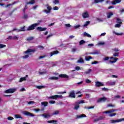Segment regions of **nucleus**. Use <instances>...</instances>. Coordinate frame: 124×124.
Returning <instances> with one entry per match:
<instances>
[{
	"instance_id": "1",
	"label": "nucleus",
	"mask_w": 124,
	"mask_h": 124,
	"mask_svg": "<svg viewBox=\"0 0 124 124\" xmlns=\"http://www.w3.org/2000/svg\"><path fill=\"white\" fill-rule=\"evenodd\" d=\"M35 52V49H28L27 50L24 52V54H29V55H24L22 57L23 59H28L31 55V53H34Z\"/></svg>"
},
{
	"instance_id": "2",
	"label": "nucleus",
	"mask_w": 124,
	"mask_h": 124,
	"mask_svg": "<svg viewBox=\"0 0 124 124\" xmlns=\"http://www.w3.org/2000/svg\"><path fill=\"white\" fill-rule=\"evenodd\" d=\"M39 25V23H34L29 26L26 31H33L35 30V27H37Z\"/></svg>"
},
{
	"instance_id": "3",
	"label": "nucleus",
	"mask_w": 124,
	"mask_h": 124,
	"mask_svg": "<svg viewBox=\"0 0 124 124\" xmlns=\"http://www.w3.org/2000/svg\"><path fill=\"white\" fill-rule=\"evenodd\" d=\"M63 96L62 95H55L48 97L49 99H57V98H62Z\"/></svg>"
},
{
	"instance_id": "4",
	"label": "nucleus",
	"mask_w": 124,
	"mask_h": 124,
	"mask_svg": "<svg viewBox=\"0 0 124 124\" xmlns=\"http://www.w3.org/2000/svg\"><path fill=\"white\" fill-rule=\"evenodd\" d=\"M46 8L47 10H43V12H45L46 14H48V13H51V10H52V7L49 6V5H46Z\"/></svg>"
},
{
	"instance_id": "5",
	"label": "nucleus",
	"mask_w": 124,
	"mask_h": 124,
	"mask_svg": "<svg viewBox=\"0 0 124 124\" xmlns=\"http://www.w3.org/2000/svg\"><path fill=\"white\" fill-rule=\"evenodd\" d=\"M16 90L13 88H10L4 91L5 93H13Z\"/></svg>"
},
{
	"instance_id": "6",
	"label": "nucleus",
	"mask_w": 124,
	"mask_h": 124,
	"mask_svg": "<svg viewBox=\"0 0 124 124\" xmlns=\"http://www.w3.org/2000/svg\"><path fill=\"white\" fill-rule=\"evenodd\" d=\"M69 97H71V98H75L76 97L75 95V91L74 90L71 91L69 94Z\"/></svg>"
},
{
	"instance_id": "7",
	"label": "nucleus",
	"mask_w": 124,
	"mask_h": 124,
	"mask_svg": "<svg viewBox=\"0 0 124 124\" xmlns=\"http://www.w3.org/2000/svg\"><path fill=\"white\" fill-rule=\"evenodd\" d=\"M23 114L24 115H25V116H28L29 117H34L35 116L33 113L27 111H24Z\"/></svg>"
},
{
	"instance_id": "8",
	"label": "nucleus",
	"mask_w": 124,
	"mask_h": 124,
	"mask_svg": "<svg viewBox=\"0 0 124 124\" xmlns=\"http://www.w3.org/2000/svg\"><path fill=\"white\" fill-rule=\"evenodd\" d=\"M41 116H42V117H43L44 119H48V118H50L51 117V115L49 113H44L43 114H41Z\"/></svg>"
},
{
	"instance_id": "9",
	"label": "nucleus",
	"mask_w": 124,
	"mask_h": 124,
	"mask_svg": "<svg viewBox=\"0 0 124 124\" xmlns=\"http://www.w3.org/2000/svg\"><path fill=\"white\" fill-rule=\"evenodd\" d=\"M123 121H124V118H121L120 119L118 120H111L110 121L112 124H115L116 123H120L121 122H123Z\"/></svg>"
},
{
	"instance_id": "10",
	"label": "nucleus",
	"mask_w": 124,
	"mask_h": 124,
	"mask_svg": "<svg viewBox=\"0 0 124 124\" xmlns=\"http://www.w3.org/2000/svg\"><path fill=\"white\" fill-rule=\"evenodd\" d=\"M107 100V98L105 97H103L100 98L97 101V103H99V102H104Z\"/></svg>"
},
{
	"instance_id": "11",
	"label": "nucleus",
	"mask_w": 124,
	"mask_h": 124,
	"mask_svg": "<svg viewBox=\"0 0 124 124\" xmlns=\"http://www.w3.org/2000/svg\"><path fill=\"white\" fill-rule=\"evenodd\" d=\"M102 86H104V84H103V83H102L101 82L96 81L95 82V87L99 88V87H102Z\"/></svg>"
},
{
	"instance_id": "12",
	"label": "nucleus",
	"mask_w": 124,
	"mask_h": 124,
	"mask_svg": "<svg viewBox=\"0 0 124 124\" xmlns=\"http://www.w3.org/2000/svg\"><path fill=\"white\" fill-rule=\"evenodd\" d=\"M47 30V28H42L41 27H38L37 28V31H46Z\"/></svg>"
},
{
	"instance_id": "13",
	"label": "nucleus",
	"mask_w": 124,
	"mask_h": 124,
	"mask_svg": "<svg viewBox=\"0 0 124 124\" xmlns=\"http://www.w3.org/2000/svg\"><path fill=\"white\" fill-rule=\"evenodd\" d=\"M59 76L60 78H65V79H68L69 78V77L66 74H61Z\"/></svg>"
},
{
	"instance_id": "14",
	"label": "nucleus",
	"mask_w": 124,
	"mask_h": 124,
	"mask_svg": "<svg viewBox=\"0 0 124 124\" xmlns=\"http://www.w3.org/2000/svg\"><path fill=\"white\" fill-rule=\"evenodd\" d=\"M58 54H60V51L58 50L52 51L50 53V57H52L54 55H58Z\"/></svg>"
},
{
	"instance_id": "15",
	"label": "nucleus",
	"mask_w": 124,
	"mask_h": 124,
	"mask_svg": "<svg viewBox=\"0 0 124 124\" xmlns=\"http://www.w3.org/2000/svg\"><path fill=\"white\" fill-rule=\"evenodd\" d=\"M89 13H88V12H86L82 14V17L84 19H86V18H89Z\"/></svg>"
},
{
	"instance_id": "16",
	"label": "nucleus",
	"mask_w": 124,
	"mask_h": 124,
	"mask_svg": "<svg viewBox=\"0 0 124 124\" xmlns=\"http://www.w3.org/2000/svg\"><path fill=\"white\" fill-rule=\"evenodd\" d=\"M122 1V0H113L112 2V4L113 5H116L118 3H120Z\"/></svg>"
},
{
	"instance_id": "17",
	"label": "nucleus",
	"mask_w": 124,
	"mask_h": 124,
	"mask_svg": "<svg viewBox=\"0 0 124 124\" xmlns=\"http://www.w3.org/2000/svg\"><path fill=\"white\" fill-rule=\"evenodd\" d=\"M116 111H117V109H111L108 111H105L104 113L105 114H109L110 113H113V112H116Z\"/></svg>"
},
{
	"instance_id": "18",
	"label": "nucleus",
	"mask_w": 124,
	"mask_h": 124,
	"mask_svg": "<svg viewBox=\"0 0 124 124\" xmlns=\"http://www.w3.org/2000/svg\"><path fill=\"white\" fill-rule=\"evenodd\" d=\"M87 116L84 114H81L80 115H77V119H80V118H86Z\"/></svg>"
},
{
	"instance_id": "19",
	"label": "nucleus",
	"mask_w": 124,
	"mask_h": 124,
	"mask_svg": "<svg viewBox=\"0 0 124 124\" xmlns=\"http://www.w3.org/2000/svg\"><path fill=\"white\" fill-rule=\"evenodd\" d=\"M34 38V37L33 36L28 37L26 39V41H31L33 40Z\"/></svg>"
},
{
	"instance_id": "20",
	"label": "nucleus",
	"mask_w": 124,
	"mask_h": 124,
	"mask_svg": "<svg viewBox=\"0 0 124 124\" xmlns=\"http://www.w3.org/2000/svg\"><path fill=\"white\" fill-rule=\"evenodd\" d=\"M113 13L112 12H109V13H107V18L109 19L110 18H111V17H112V16H113Z\"/></svg>"
},
{
	"instance_id": "21",
	"label": "nucleus",
	"mask_w": 124,
	"mask_h": 124,
	"mask_svg": "<svg viewBox=\"0 0 124 124\" xmlns=\"http://www.w3.org/2000/svg\"><path fill=\"white\" fill-rule=\"evenodd\" d=\"M23 81H27V78L26 77L21 78L18 82L19 83H21L22 82H23Z\"/></svg>"
},
{
	"instance_id": "22",
	"label": "nucleus",
	"mask_w": 124,
	"mask_h": 124,
	"mask_svg": "<svg viewBox=\"0 0 124 124\" xmlns=\"http://www.w3.org/2000/svg\"><path fill=\"white\" fill-rule=\"evenodd\" d=\"M85 60L87 61V62H89V61H90V60H93V57L91 56H86L85 57Z\"/></svg>"
},
{
	"instance_id": "23",
	"label": "nucleus",
	"mask_w": 124,
	"mask_h": 124,
	"mask_svg": "<svg viewBox=\"0 0 124 124\" xmlns=\"http://www.w3.org/2000/svg\"><path fill=\"white\" fill-rule=\"evenodd\" d=\"M83 36H84V37H85L86 36L87 37H92V36L90 34L87 33V32H84Z\"/></svg>"
},
{
	"instance_id": "24",
	"label": "nucleus",
	"mask_w": 124,
	"mask_h": 124,
	"mask_svg": "<svg viewBox=\"0 0 124 124\" xmlns=\"http://www.w3.org/2000/svg\"><path fill=\"white\" fill-rule=\"evenodd\" d=\"M80 108V105L79 104H76L74 107V110H78Z\"/></svg>"
},
{
	"instance_id": "25",
	"label": "nucleus",
	"mask_w": 124,
	"mask_h": 124,
	"mask_svg": "<svg viewBox=\"0 0 124 124\" xmlns=\"http://www.w3.org/2000/svg\"><path fill=\"white\" fill-rule=\"evenodd\" d=\"M14 117L16 119H23V117L21 116V115H18V114H15Z\"/></svg>"
},
{
	"instance_id": "26",
	"label": "nucleus",
	"mask_w": 124,
	"mask_h": 124,
	"mask_svg": "<svg viewBox=\"0 0 124 124\" xmlns=\"http://www.w3.org/2000/svg\"><path fill=\"white\" fill-rule=\"evenodd\" d=\"M83 103H85V102L83 100L75 102V104H78V105H79V104H83Z\"/></svg>"
},
{
	"instance_id": "27",
	"label": "nucleus",
	"mask_w": 124,
	"mask_h": 124,
	"mask_svg": "<svg viewBox=\"0 0 124 124\" xmlns=\"http://www.w3.org/2000/svg\"><path fill=\"white\" fill-rule=\"evenodd\" d=\"M84 60H83V58H80L78 61H77V62L78 63H84Z\"/></svg>"
},
{
	"instance_id": "28",
	"label": "nucleus",
	"mask_w": 124,
	"mask_h": 124,
	"mask_svg": "<svg viewBox=\"0 0 124 124\" xmlns=\"http://www.w3.org/2000/svg\"><path fill=\"white\" fill-rule=\"evenodd\" d=\"M102 119H103V117L102 116H100L99 118L94 119V123L96 122H98V121H100V120H102Z\"/></svg>"
},
{
	"instance_id": "29",
	"label": "nucleus",
	"mask_w": 124,
	"mask_h": 124,
	"mask_svg": "<svg viewBox=\"0 0 124 124\" xmlns=\"http://www.w3.org/2000/svg\"><path fill=\"white\" fill-rule=\"evenodd\" d=\"M49 80H59V78L56 77H52L49 78Z\"/></svg>"
},
{
	"instance_id": "30",
	"label": "nucleus",
	"mask_w": 124,
	"mask_h": 124,
	"mask_svg": "<svg viewBox=\"0 0 124 124\" xmlns=\"http://www.w3.org/2000/svg\"><path fill=\"white\" fill-rule=\"evenodd\" d=\"M42 105H44L45 107H46V106H48V102H43L41 103Z\"/></svg>"
},
{
	"instance_id": "31",
	"label": "nucleus",
	"mask_w": 124,
	"mask_h": 124,
	"mask_svg": "<svg viewBox=\"0 0 124 124\" xmlns=\"http://www.w3.org/2000/svg\"><path fill=\"white\" fill-rule=\"evenodd\" d=\"M26 28V26H23L22 27L20 28V29L19 30L20 31H26L27 30L25 29Z\"/></svg>"
},
{
	"instance_id": "32",
	"label": "nucleus",
	"mask_w": 124,
	"mask_h": 124,
	"mask_svg": "<svg viewBox=\"0 0 124 124\" xmlns=\"http://www.w3.org/2000/svg\"><path fill=\"white\" fill-rule=\"evenodd\" d=\"M116 23L117 24H120L121 25H122V20H121V19L117 18L116 19Z\"/></svg>"
},
{
	"instance_id": "33",
	"label": "nucleus",
	"mask_w": 124,
	"mask_h": 124,
	"mask_svg": "<svg viewBox=\"0 0 124 124\" xmlns=\"http://www.w3.org/2000/svg\"><path fill=\"white\" fill-rule=\"evenodd\" d=\"M60 114V111L59 110H56L52 114V116H54V115H59Z\"/></svg>"
},
{
	"instance_id": "34",
	"label": "nucleus",
	"mask_w": 124,
	"mask_h": 124,
	"mask_svg": "<svg viewBox=\"0 0 124 124\" xmlns=\"http://www.w3.org/2000/svg\"><path fill=\"white\" fill-rule=\"evenodd\" d=\"M37 89H38V90H41V89H44L45 88V86L40 85L36 86Z\"/></svg>"
},
{
	"instance_id": "35",
	"label": "nucleus",
	"mask_w": 124,
	"mask_h": 124,
	"mask_svg": "<svg viewBox=\"0 0 124 124\" xmlns=\"http://www.w3.org/2000/svg\"><path fill=\"white\" fill-rule=\"evenodd\" d=\"M84 108V109H87L89 110L90 109H93L94 108V106H91V107H89L85 106Z\"/></svg>"
},
{
	"instance_id": "36",
	"label": "nucleus",
	"mask_w": 124,
	"mask_h": 124,
	"mask_svg": "<svg viewBox=\"0 0 124 124\" xmlns=\"http://www.w3.org/2000/svg\"><path fill=\"white\" fill-rule=\"evenodd\" d=\"M35 2L34 0H31L30 2L27 3V4H33Z\"/></svg>"
},
{
	"instance_id": "37",
	"label": "nucleus",
	"mask_w": 124,
	"mask_h": 124,
	"mask_svg": "<svg viewBox=\"0 0 124 124\" xmlns=\"http://www.w3.org/2000/svg\"><path fill=\"white\" fill-rule=\"evenodd\" d=\"M86 43V41H84V40H81L79 42V45H83V44H85Z\"/></svg>"
},
{
	"instance_id": "38",
	"label": "nucleus",
	"mask_w": 124,
	"mask_h": 124,
	"mask_svg": "<svg viewBox=\"0 0 124 124\" xmlns=\"http://www.w3.org/2000/svg\"><path fill=\"white\" fill-rule=\"evenodd\" d=\"M5 47H6V45L0 44V49H2V48H5Z\"/></svg>"
},
{
	"instance_id": "39",
	"label": "nucleus",
	"mask_w": 124,
	"mask_h": 124,
	"mask_svg": "<svg viewBox=\"0 0 124 124\" xmlns=\"http://www.w3.org/2000/svg\"><path fill=\"white\" fill-rule=\"evenodd\" d=\"M104 1V0H94V2L95 3H98V2Z\"/></svg>"
},
{
	"instance_id": "40",
	"label": "nucleus",
	"mask_w": 124,
	"mask_h": 124,
	"mask_svg": "<svg viewBox=\"0 0 124 124\" xmlns=\"http://www.w3.org/2000/svg\"><path fill=\"white\" fill-rule=\"evenodd\" d=\"M92 72V69H88L87 71L85 72V74H89Z\"/></svg>"
},
{
	"instance_id": "41",
	"label": "nucleus",
	"mask_w": 124,
	"mask_h": 124,
	"mask_svg": "<svg viewBox=\"0 0 124 124\" xmlns=\"http://www.w3.org/2000/svg\"><path fill=\"white\" fill-rule=\"evenodd\" d=\"M115 84H116V81L109 83V85H110V86H115Z\"/></svg>"
},
{
	"instance_id": "42",
	"label": "nucleus",
	"mask_w": 124,
	"mask_h": 124,
	"mask_svg": "<svg viewBox=\"0 0 124 124\" xmlns=\"http://www.w3.org/2000/svg\"><path fill=\"white\" fill-rule=\"evenodd\" d=\"M85 82L87 84H91V83H92V81L91 80H90V79H86L85 80Z\"/></svg>"
},
{
	"instance_id": "43",
	"label": "nucleus",
	"mask_w": 124,
	"mask_h": 124,
	"mask_svg": "<svg viewBox=\"0 0 124 124\" xmlns=\"http://www.w3.org/2000/svg\"><path fill=\"white\" fill-rule=\"evenodd\" d=\"M53 35H54V34L53 33H51L50 34H49L46 38V39H48V38H50V37H52V36H53Z\"/></svg>"
},
{
	"instance_id": "44",
	"label": "nucleus",
	"mask_w": 124,
	"mask_h": 124,
	"mask_svg": "<svg viewBox=\"0 0 124 124\" xmlns=\"http://www.w3.org/2000/svg\"><path fill=\"white\" fill-rule=\"evenodd\" d=\"M121 26H122V24L117 23V24L115 25V28H121Z\"/></svg>"
},
{
	"instance_id": "45",
	"label": "nucleus",
	"mask_w": 124,
	"mask_h": 124,
	"mask_svg": "<svg viewBox=\"0 0 124 124\" xmlns=\"http://www.w3.org/2000/svg\"><path fill=\"white\" fill-rule=\"evenodd\" d=\"M53 3L54 4H57V3H60V1L59 0H55L53 1Z\"/></svg>"
},
{
	"instance_id": "46",
	"label": "nucleus",
	"mask_w": 124,
	"mask_h": 124,
	"mask_svg": "<svg viewBox=\"0 0 124 124\" xmlns=\"http://www.w3.org/2000/svg\"><path fill=\"white\" fill-rule=\"evenodd\" d=\"M107 107H115V105L112 104H109L108 105Z\"/></svg>"
},
{
	"instance_id": "47",
	"label": "nucleus",
	"mask_w": 124,
	"mask_h": 124,
	"mask_svg": "<svg viewBox=\"0 0 124 124\" xmlns=\"http://www.w3.org/2000/svg\"><path fill=\"white\" fill-rule=\"evenodd\" d=\"M97 54H98V51H96L94 52L93 53H90L89 55H96Z\"/></svg>"
},
{
	"instance_id": "48",
	"label": "nucleus",
	"mask_w": 124,
	"mask_h": 124,
	"mask_svg": "<svg viewBox=\"0 0 124 124\" xmlns=\"http://www.w3.org/2000/svg\"><path fill=\"white\" fill-rule=\"evenodd\" d=\"M23 19H27L28 18V15L26 14V13H24Z\"/></svg>"
},
{
	"instance_id": "49",
	"label": "nucleus",
	"mask_w": 124,
	"mask_h": 124,
	"mask_svg": "<svg viewBox=\"0 0 124 124\" xmlns=\"http://www.w3.org/2000/svg\"><path fill=\"white\" fill-rule=\"evenodd\" d=\"M49 104H55V103H56V101H49Z\"/></svg>"
},
{
	"instance_id": "50",
	"label": "nucleus",
	"mask_w": 124,
	"mask_h": 124,
	"mask_svg": "<svg viewBox=\"0 0 124 124\" xmlns=\"http://www.w3.org/2000/svg\"><path fill=\"white\" fill-rule=\"evenodd\" d=\"M109 59H110V57H106L105 58H103V61H108Z\"/></svg>"
},
{
	"instance_id": "51",
	"label": "nucleus",
	"mask_w": 124,
	"mask_h": 124,
	"mask_svg": "<svg viewBox=\"0 0 124 124\" xmlns=\"http://www.w3.org/2000/svg\"><path fill=\"white\" fill-rule=\"evenodd\" d=\"M63 93H66V91H64L62 92H59L58 93V94H63Z\"/></svg>"
},
{
	"instance_id": "52",
	"label": "nucleus",
	"mask_w": 124,
	"mask_h": 124,
	"mask_svg": "<svg viewBox=\"0 0 124 124\" xmlns=\"http://www.w3.org/2000/svg\"><path fill=\"white\" fill-rule=\"evenodd\" d=\"M75 69L76 70H77V71H78V70H80V69H81V68H80V67L77 66L75 67Z\"/></svg>"
},
{
	"instance_id": "53",
	"label": "nucleus",
	"mask_w": 124,
	"mask_h": 124,
	"mask_svg": "<svg viewBox=\"0 0 124 124\" xmlns=\"http://www.w3.org/2000/svg\"><path fill=\"white\" fill-rule=\"evenodd\" d=\"M7 119H8V120H9V121H11L12 120H14V118L11 116L8 117Z\"/></svg>"
},
{
	"instance_id": "54",
	"label": "nucleus",
	"mask_w": 124,
	"mask_h": 124,
	"mask_svg": "<svg viewBox=\"0 0 124 124\" xmlns=\"http://www.w3.org/2000/svg\"><path fill=\"white\" fill-rule=\"evenodd\" d=\"M102 91H104V92H107V91L109 90V89H108L105 87L102 88Z\"/></svg>"
},
{
	"instance_id": "55",
	"label": "nucleus",
	"mask_w": 124,
	"mask_h": 124,
	"mask_svg": "<svg viewBox=\"0 0 124 124\" xmlns=\"http://www.w3.org/2000/svg\"><path fill=\"white\" fill-rule=\"evenodd\" d=\"M28 104H29V105L34 104V102H33V101H29L28 102Z\"/></svg>"
},
{
	"instance_id": "56",
	"label": "nucleus",
	"mask_w": 124,
	"mask_h": 124,
	"mask_svg": "<svg viewBox=\"0 0 124 124\" xmlns=\"http://www.w3.org/2000/svg\"><path fill=\"white\" fill-rule=\"evenodd\" d=\"M90 24V21H87L85 24L83 25L84 27H87Z\"/></svg>"
},
{
	"instance_id": "57",
	"label": "nucleus",
	"mask_w": 124,
	"mask_h": 124,
	"mask_svg": "<svg viewBox=\"0 0 124 124\" xmlns=\"http://www.w3.org/2000/svg\"><path fill=\"white\" fill-rule=\"evenodd\" d=\"M12 39L14 40H17V39H18V37H17V36H15L13 37Z\"/></svg>"
},
{
	"instance_id": "58",
	"label": "nucleus",
	"mask_w": 124,
	"mask_h": 124,
	"mask_svg": "<svg viewBox=\"0 0 124 124\" xmlns=\"http://www.w3.org/2000/svg\"><path fill=\"white\" fill-rule=\"evenodd\" d=\"M28 8V6L27 5H25L24 9H23V13H26V10Z\"/></svg>"
},
{
	"instance_id": "59",
	"label": "nucleus",
	"mask_w": 124,
	"mask_h": 124,
	"mask_svg": "<svg viewBox=\"0 0 124 124\" xmlns=\"http://www.w3.org/2000/svg\"><path fill=\"white\" fill-rule=\"evenodd\" d=\"M38 48H39V49H42V50L44 49V46L40 45L38 46Z\"/></svg>"
},
{
	"instance_id": "60",
	"label": "nucleus",
	"mask_w": 124,
	"mask_h": 124,
	"mask_svg": "<svg viewBox=\"0 0 124 124\" xmlns=\"http://www.w3.org/2000/svg\"><path fill=\"white\" fill-rule=\"evenodd\" d=\"M113 55V57H119V53H115Z\"/></svg>"
},
{
	"instance_id": "61",
	"label": "nucleus",
	"mask_w": 124,
	"mask_h": 124,
	"mask_svg": "<svg viewBox=\"0 0 124 124\" xmlns=\"http://www.w3.org/2000/svg\"><path fill=\"white\" fill-rule=\"evenodd\" d=\"M96 63H99V62L97 61H95V62H92L91 63V64H96Z\"/></svg>"
},
{
	"instance_id": "62",
	"label": "nucleus",
	"mask_w": 124,
	"mask_h": 124,
	"mask_svg": "<svg viewBox=\"0 0 124 124\" xmlns=\"http://www.w3.org/2000/svg\"><path fill=\"white\" fill-rule=\"evenodd\" d=\"M113 51L114 52H118V51H120V49H119L118 48H115L113 49Z\"/></svg>"
},
{
	"instance_id": "63",
	"label": "nucleus",
	"mask_w": 124,
	"mask_h": 124,
	"mask_svg": "<svg viewBox=\"0 0 124 124\" xmlns=\"http://www.w3.org/2000/svg\"><path fill=\"white\" fill-rule=\"evenodd\" d=\"M116 115H117V113H116L110 114H109V117H114V116H116Z\"/></svg>"
},
{
	"instance_id": "64",
	"label": "nucleus",
	"mask_w": 124,
	"mask_h": 124,
	"mask_svg": "<svg viewBox=\"0 0 124 124\" xmlns=\"http://www.w3.org/2000/svg\"><path fill=\"white\" fill-rule=\"evenodd\" d=\"M53 10H59V7L55 6L53 7Z\"/></svg>"
}]
</instances>
